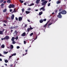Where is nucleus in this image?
I'll use <instances>...</instances> for the list:
<instances>
[{
    "instance_id": "13",
    "label": "nucleus",
    "mask_w": 67,
    "mask_h": 67,
    "mask_svg": "<svg viewBox=\"0 0 67 67\" xmlns=\"http://www.w3.org/2000/svg\"><path fill=\"white\" fill-rule=\"evenodd\" d=\"M13 46L12 45H10V49H13Z\"/></svg>"
},
{
    "instance_id": "44",
    "label": "nucleus",
    "mask_w": 67,
    "mask_h": 67,
    "mask_svg": "<svg viewBox=\"0 0 67 67\" xmlns=\"http://www.w3.org/2000/svg\"><path fill=\"white\" fill-rule=\"evenodd\" d=\"M57 11H58L57 10H56L55 11V13H57Z\"/></svg>"
},
{
    "instance_id": "46",
    "label": "nucleus",
    "mask_w": 67,
    "mask_h": 67,
    "mask_svg": "<svg viewBox=\"0 0 67 67\" xmlns=\"http://www.w3.org/2000/svg\"><path fill=\"white\" fill-rule=\"evenodd\" d=\"M41 0V2H44V1H45V0Z\"/></svg>"
},
{
    "instance_id": "47",
    "label": "nucleus",
    "mask_w": 67,
    "mask_h": 67,
    "mask_svg": "<svg viewBox=\"0 0 67 67\" xmlns=\"http://www.w3.org/2000/svg\"><path fill=\"white\" fill-rule=\"evenodd\" d=\"M62 10V9H60L59 10V11H61Z\"/></svg>"
},
{
    "instance_id": "63",
    "label": "nucleus",
    "mask_w": 67,
    "mask_h": 67,
    "mask_svg": "<svg viewBox=\"0 0 67 67\" xmlns=\"http://www.w3.org/2000/svg\"><path fill=\"white\" fill-rule=\"evenodd\" d=\"M0 56H2V54L1 53L0 54Z\"/></svg>"
},
{
    "instance_id": "4",
    "label": "nucleus",
    "mask_w": 67,
    "mask_h": 67,
    "mask_svg": "<svg viewBox=\"0 0 67 67\" xmlns=\"http://www.w3.org/2000/svg\"><path fill=\"white\" fill-rule=\"evenodd\" d=\"M47 3V1H45L41 3L42 5H46V4Z\"/></svg>"
},
{
    "instance_id": "8",
    "label": "nucleus",
    "mask_w": 67,
    "mask_h": 67,
    "mask_svg": "<svg viewBox=\"0 0 67 67\" xmlns=\"http://www.w3.org/2000/svg\"><path fill=\"white\" fill-rule=\"evenodd\" d=\"M22 20V18L21 17H19L18 18V21H20Z\"/></svg>"
},
{
    "instance_id": "33",
    "label": "nucleus",
    "mask_w": 67,
    "mask_h": 67,
    "mask_svg": "<svg viewBox=\"0 0 67 67\" xmlns=\"http://www.w3.org/2000/svg\"><path fill=\"white\" fill-rule=\"evenodd\" d=\"M17 28H18L17 26H15L14 27V29H17Z\"/></svg>"
},
{
    "instance_id": "28",
    "label": "nucleus",
    "mask_w": 67,
    "mask_h": 67,
    "mask_svg": "<svg viewBox=\"0 0 67 67\" xmlns=\"http://www.w3.org/2000/svg\"><path fill=\"white\" fill-rule=\"evenodd\" d=\"M33 33H32L30 35V36H32V35H33Z\"/></svg>"
},
{
    "instance_id": "29",
    "label": "nucleus",
    "mask_w": 67,
    "mask_h": 67,
    "mask_svg": "<svg viewBox=\"0 0 67 67\" xmlns=\"http://www.w3.org/2000/svg\"><path fill=\"white\" fill-rule=\"evenodd\" d=\"M14 33L16 34V35L17 34V33H17V32L16 31V30H15L14 32Z\"/></svg>"
},
{
    "instance_id": "21",
    "label": "nucleus",
    "mask_w": 67,
    "mask_h": 67,
    "mask_svg": "<svg viewBox=\"0 0 67 67\" xmlns=\"http://www.w3.org/2000/svg\"><path fill=\"white\" fill-rule=\"evenodd\" d=\"M19 1L21 3H22L24 2V1H22L21 0H19Z\"/></svg>"
},
{
    "instance_id": "43",
    "label": "nucleus",
    "mask_w": 67,
    "mask_h": 67,
    "mask_svg": "<svg viewBox=\"0 0 67 67\" xmlns=\"http://www.w3.org/2000/svg\"><path fill=\"white\" fill-rule=\"evenodd\" d=\"M15 19H16V20H17V21H18V18H17V17L15 18Z\"/></svg>"
},
{
    "instance_id": "1",
    "label": "nucleus",
    "mask_w": 67,
    "mask_h": 67,
    "mask_svg": "<svg viewBox=\"0 0 67 67\" xmlns=\"http://www.w3.org/2000/svg\"><path fill=\"white\" fill-rule=\"evenodd\" d=\"M15 7V5L13 4H10L9 5V6H8V8L10 9V8H14Z\"/></svg>"
},
{
    "instance_id": "7",
    "label": "nucleus",
    "mask_w": 67,
    "mask_h": 67,
    "mask_svg": "<svg viewBox=\"0 0 67 67\" xmlns=\"http://www.w3.org/2000/svg\"><path fill=\"white\" fill-rule=\"evenodd\" d=\"M9 36H6L4 38V39L5 40H8L9 38Z\"/></svg>"
},
{
    "instance_id": "27",
    "label": "nucleus",
    "mask_w": 67,
    "mask_h": 67,
    "mask_svg": "<svg viewBox=\"0 0 67 67\" xmlns=\"http://www.w3.org/2000/svg\"><path fill=\"white\" fill-rule=\"evenodd\" d=\"M5 62L6 63H7L8 62V61L7 60H5Z\"/></svg>"
},
{
    "instance_id": "62",
    "label": "nucleus",
    "mask_w": 67,
    "mask_h": 67,
    "mask_svg": "<svg viewBox=\"0 0 67 67\" xmlns=\"http://www.w3.org/2000/svg\"><path fill=\"white\" fill-rule=\"evenodd\" d=\"M1 8H3V6H1Z\"/></svg>"
},
{
    "instance_id": "34",
    "label": "nucleus",
    "mask_w": 67,
    "mask_h": 67,
    "mask_svg": "<svg viewBox=\"0 0 67 67\" xmlns=\"http://www.w3.org/2000/svg\"><path fill=\"white\" fill-rule=\"evenodd\" d=\"M28 10L30 11L31 10V9L30 8H28V9H27Z\"/></svg>"
},
{
    "instance_id": "26",
    "label": "nucleus",
    "mask_w": 67,
    "mask_h": 67,
    "mask_svg": "<svg viewBox=\"0 0 67 67\" xmlns=\"http://www.w3.org/2000/svg\"><path fill=\"white\" fill-rule=\"evenodd\" d=\"M47 23H46V24L45 25H44L43 27H46V26H47Z\"/></svg>"
},
{
    "instance_id": "25",
    "label": "nucleus",
    "mask_w": 67,
    "mask_h": 67,
    "mask_svg": "<svg viewBox=\"0 0 67 67\" xmlns=\"http://www.w3.org/2000/svg\"><path fill=\"white\" fill-rule=\"evenodd\" d=\"M16 53H14L12 54V56H15L16 55Z\"/></svg>"
},
{
    "instance_id": "52",
    "label": "nucleus",
    "mask_w": 67,
    "mask_h": 67,
    "mask_svg": "<svg viewBox=\"0 0 67 67\" xmlns=\"http://www.w3.org/2000/svg\"><path fill=\"white\" fill-rule=\"evenodd\" d=\"M27 21L29 22H30V20H29V19L27 20Z\"/></svg>"
},
{
    "instance_id": "10",
    "label": "nucleus",
    "mask_w": 67,
    "mask_h": 67,
    "mask_svg": "<svg viewBox=\"0 0 67 67\" xmlns=\"http://www.w3.org/2000/svg\"><path fill=\"white\" fill-rule=\"evenodd\" d=\"M14 15L13 14L11 17V19L12 20H13L14 19Z\"/></svg>"
},
{
    "instance_id": "41",
    "label": "nucleus",
    "mask_w": 67,
    "mask_h": 67,
    "mask_svg": "<svg viewBox=\"0 0 67 67\" xmlns=\"http://www.w3.org/2000/svg\"><path fill=\"white\" fill-rule=\"evenodd\" d=\"M26 54H27V52H26V53H25L24 54H23V56H24V55H26Z\"/></svg>"
},
{
    "instance_id": "42",
    "label": "nucleus",
    "mask_w": 67,
    "mask_h": 67,
    "mask_svg": "<svg viewBox=\"0 0 67 67\" xmlns=\"http://www.w3.org/2000/svg\"><path fill=\"white\" fill-rule=\"evenodd\" d=\"M26 41H24V44H26Z\"/></svg>"
},
{
    "instance_id": "2",
    "label": "nucleus",
    "mask_w": 67,
    "mask_h": 67,
    "mask_svg": "<svg viewBox=\"0 0 67 67\" xmlns=\"http://www.w3.org/2000/svg\"><path fill=\"white\" fill-rule=\"evenodd\" d=\"M61 14H66L67 13V12L65 10H63L62 12H60Z\"/></svg>"
},
{
    "instance_id": "61",
    "label": "nucleus",
    "mask_w": 67,
    "mask_h": 67,
    "mask_svg": "<svg viewBox=\"0 0 67 67\" xmlns=\"http://www.w3.org/2000/svg\"><path fill=\"white\" fill-rule=\"evenodd\" d=\"M26 26H27V25H25V27H26Z\"/></svg>"
},
{
    "instance_id": "20",
    "label": "nucleus",
    "mask_w": 67,
    "mask_h": 67,
    "mask_svg": "<svg viewBox=\"0 0 67 67\" xmlns=\"http://www.w3.org/2000/svg\"><path fill=\"white\" fill-rule=\"evenodd\" d=\"M43 14V12H40L39 13V15H41Z\"/></svg>"
},
{
    "instance_id": "40",
    "label": "nucleus",
    "mask_w": 67,
    "mask_h": 67,
    "mask_svg": "<svg viewBox=\"0 0 67 67\" xmlns=\"http://www.w3.org/2000/svg\"><path fill=\"white\" fill-rule=\"evenodd\" d=\"M14 12H16V10H15V9H14Z\"/></svg>"
},
{
    "instance_id": "6",
    "label": "nucleus",
    "mask_w": 67,
    "mask_h": 67,
    "mask_svg": "<svg viewBox=\"0 0 67 67\" xmlns=\"http://www.w3.org/2000/svg\"><path fill=\"white\" fill-rule=\"evenodd\" d=\"M33 28H32L31 27H30V28H28L27 29V32H29L30 30H33Z\"/></svg>"
},
{
    "instance_id": "45",
    "label": "nucleus",
    "mask_w": 67,
    "mask_h": 67,
    "mask_svg": "<svg viewBox=\"0 0 67 67\" xmlns=\"http://www.w3.org/2000/svg\"><path fill=\"white\" fill-rule=\"evenodd\" d=\"M4 4H2L1 5V6H3Z\"/></svg>"
},
{
    "instance_id": "24",
    "label": "nucleus",
    "mask_w": 67,
    "mask_h": 67,
    "mask_svg": "<svg viewBox=\"0 0 67 67\" xmlns=\"http://www.w3.org/2000/svg\"><path fill=\"white\" fill-rule=\"evenodd\" d=\"M3 22L7 24V20H4L3 21Z\"/></svg>"
},
{
    "instance_id": "56",
    "label": "nucleus",
    "mask_w": 67,
    "mask_h": 67,
    "mask_svg": "<svg viewBox=\"0 0 67 67\" xmlns=\"http://www.w3.org/2000/svg\"><path fill=\"white\" fill-rule=\"evenodd\" d=\"M6 18L7 19H9V17H7V16H6Z\"/></svg>"
},
{
    "instance_id": "55",
    "label": "nucleus",
    "mask_w": 67,
    "mask_h": 67,
    "mask_svg": "<svg viewBox=\"0 0 67 67\" xmlns=\"http://www.w3.org/2000/svg\"><path fill=\"white\" fill-rule=\"evenodd\" d=\"M4 3H6V1H5L3 2Z\"/></svg>"
},
{
    "instance_id": "35",
    "label": "nucleus",
    "mask_w": 67,
    "mask_h": 67,
    "mask_svg": "<svg viewBox=\"0 0 67 67\" xmlns=\"http://www.w3.org/2000/svg\"><path fill=\"white\" fill-rule=\"evenodd\" d=\"M52 23H50L48 24V26H49V25H52Z\"/></svg>"
},
{
    "instance_id": "19",
    "label": "nucleus",
    "mask_w": 67,
    "mask_h": 67,
    "mask_svg": "<svg viewBox=\"0 0 67 67\" xmlns=\"http://www.w3.org/2000/svg\"><path fill=\"white\" fill-rule=\"evenodd\" d=\"M14 39H15V38H14V37H12V41H14Z\"/></svg>"
},
{
    "instance_id": "38",
    "label": "nucleus",
    "mask_w": 67,
    "mask_h": 67,
    "mask_svg": "<svg viewBox=\"0 0 67 67\" xmlns=\"http://www.w3.org/2000/svg\"><path fill=\"white\" fill-rule=\"evenodd\" d=\"M8 53V52H4V54H7Z\"/></svg>"
},
{
    "instance_id": "64",
    "label": "nucleus",
    "mask_w": 67,
    "mask_h": 67,
    "mask_svg": "<svg viewBox=\"0 0 67 67\" xmlns=\"http://www.w3.org/2000/svg\"><path fill=\"white\" fill-rule=\"evenodd\" d=\"M0 61H2V59L0 58Z\"/></svg>"
},
{
    "instance_id": "30",
    "label": "nucleus",
    "mask_w": 67,
    "mask_h": 67,
    "mask_svg": "<svg viewBox=\"0 0 67 67\" xmlns=\"http://www.w3.org/2000/svg\"><path fill=\"white\" fill-rule=\"evenodd\" d=\"M12 42H12L13 44H14L15 43V42L14 41H13Z\"/></svg>"
},
{
    "instance_id": "17",
    "label": "nucleus",
    "mask_w": 67,
    "mask_h": 67,
    "mask_svg": "<svg viewBox=\"0 0 67 67\" xmlns=\"http://www.w3.org/2000/svg\"><path fill=\"white\" fill-rule=\"evenodd\" d=\"M34 4L33 3H31L30 4V5H28L29 6H32V5H34Z\"/></svg>"
},
{
    "instance_id": "57",
    "label": "nucleus",
    "mask_w": 67,
    "mask_h": 67,
    "mask_svg": "<svg viewBox=\"0 0 67 67\" xmlns=\"http://www.w3.org/2000/svg\"><path fill=\"white\" fill-rule=\"evenodd\" d=\"M38 11V9H35L36 11Z\"/></svg>"
},
{
    "instance_id": "15",
    "label": "nucleus",
    "mask_w": 67,
    "mask_h": 67,
    "mask_svg": "<svg viewBox=\"0 0 67 67\" xmlns=\"http://www.w3.org/2000/svg\"><path fill=\"white\" fill-rule=\"evenodd\" d=\"M0 34L1 35H3V34L2 31H0Z\"/></svg>"
},
{
    "instance_id": "58",
    "label": "nucleus",
    "mask_w": 67,
    "mask_h": 67,
    "mask_svg": "<svg viewBox=\"0 0 67 67\" xmlns=\"http://www.w3.org/2000/svg\"><path fill=\"white\" fill-rule=\"evenodd\" d=\"M4 38H2V39H1V40H5V39H4Z\"/></svg>"
},
{
    "instance_id": "11",
    "label": "nucleus",
    "mask_w": 67,
    "mask_h": 67,
    "mask_svg": "<svg viewBox=\"0 0 67 67\" xmlns=\"http://www.w3.org/2000/svg\"><path fill=\"white\" fill-rule=\"evenodd\" d=\"M40 1V0H36V2L37 4H38V3H39Z\"/></svg>"
},
{
    "instance_id": "49",
    "label": "nucleus",
    "mask_w": 67,
    "mask_h": 67,
    "mask_svg": "<svg viewBox=\"0 0 67 67\" xmlns=\"http://www.w3.org/2000/svg\"><path fill=\"white\" fill-rule=\"evenodd\" d=\"M3 26H6V25H5V24H3Z\"/></svg>"
},
{
    "instance_id": "22",
    "label": "nucleus",
    "mask_w": 67,
    "mask_h": 67,
    "mask_svg": "<svg viewBox=\"0 0 67 67\" xmlns=\"http://www.w3.org/2000/svg\"><path fill=\"white\" fill-rule=\"evenodd\" d=\"M7 11V9H4V10H3V12H5Z\"/></svg>"
},
{
    "instance_id": "3",
    "label": "nucleus",
    "mask_w": 67,
    "mask_h": 67,
    "mask_svg": "<svg viewBox=\"0 0 67 67\" xmlns=\"http://www.w3.org/2000/svg\"><path fill=\"white\" fill-rule=\"evenodd\" d=\"M61 13L60 12L59 13L58 15L57 16V17H58L59 18H60V19H61L62 18V15H61Z\"/></svg>"
},
{
    "instance_id": "54",
    "label": "nucleus",
    "mask_w": 67,
    "mask_h": 67,
    "mask_svg": "<svg viewBox=\"0 0 67 67\" xmlns=\"http://www.w3.org/2000/svg\"><path fill=\"white\" fill-rule=\"evenodd\" d=\"M1 2H3V0H1Z\"/></svg>"
},
{
    "instance_id": "51",
    "label": "nucleus",
    "mask_w": 67,
    "mask_h": 67,
    "mask_svg": "<svg viewBox=\"0 0 67 67\" xmlns=\"http://www.w3.org/2000/svg\"><path fill=\"white\" fill-rule=\"evenodd\" d=\"M13 32V30H11V33H12Z\"/></svg>"
},
{
    "instance_id": "39",
    "label": "nucleus",
    "mask_w": 67,
    "mask_h": 67,
    "mask_svg": "<svg viewBox=\"0 0 67 67\" xmlns=\"http://www.w3.org/2000/svg\"><path fill=\"white\" fill-rule=\"evenodd\" d=\"M51 3H49V4L48 5V7H49V6H50L51 5Z\"/></svg>"
},
{
    "instance_id": "36",
    "label": "nucleus",
    "mask_w": 67,
    "mask_h": 67,
    "mask_svg": "<svg viewBox=\"0 0 67 67\" xmlns=\"http://www.w3.org/2000/svg\"><path fill=\"white\" fill-rule=\"evenodd\" d=\"M20 47L19 46H17L16 47V48H17V49H19V48H20Z\"/></svg>"
},
{
    "instance_id": "18",
    "label": "nucleus",
    "mask_w": 67,
    "mask_h": 67,
    "mask_svg": "<svg viewBox=\"0 0 67 67\" xmlns=\"http://www.w3.org/2000/svg\"><path fill=\"white\" fill-rule=\"evenodd\" d=\"M1 47H2V48H4V44L2 45L1 46Z\"/></svg>"
},
{
    "instance_id": "23",
    "label": "nucleus",
    "mask_w": 67,
    "mask_h": 67,
    "mask_svg": "<svg viewBox=\"0 0 67 67\" xmlns=\"http://www.w3.org/2000/svg\"><path fill=\"white\" fill-rule=\"evenodd\" d=\"M40 23H42L43 22V20H41L40 21Z\"/></svg>"
},
{
    "instance_id": "53",
    "label": "nucleus",
    "mask_w": 67,
    "mask_h": 67,
    "mask_svg": "<svg viewBox=\"0 0 67 67\" xmlns=\"http://www.w3.org/2000/svg\"><path fill=\"white\" fill-rule=\"evenodd\" d=\"M12 56V55H11L9 57V58H11V57Z\"/></svg>"
},
{
    "instance_id": "50",
    "label": "nucleus",
    "mask_w": 67,
    "mask_h": 67,
    "mask_svg": "<svg viewBox=\"0 0 67 67\" xmlns=\"http://www.w3.org/2000/svg\"><path fill=\"white\" fill-rule=\"evenodd\" d=\"M10 12H12V9H10Z\"/></svg>"
},
{
    "instance_id": "12",
    "label": "nucleus",
    "mask_w": 67,
    "mask_h": 67,
    "mask_svg": "<svg viewBox=\"0 0 67 67\" xmlns=\"http://www.w3.org/2000/svg\"><path fill=\"white\" fill-rule=\"evenodd\" d=\"M7 2L8 3H11V0H8L7 1Z\"/></svg>"
},
{
    "instance_id": "9",
    "label": "nucleus",
    "mask_w": 67,
    "mask_h": 67,
    "mask_svg": "<svg viewBox=\"0 0 67 67\" xmlns=\"http://www.w3.org/2000/svg\"><path fill=\"white\" fill-rule=\"evenodd\" d=\"M26 35V34L25 32H24L21 35V36H25Z\"/></svg>"
},
{
    "instance_id": "37",
    "label": "nucleus",
    "mask_w": 67,
    "mask_h": 67,
    "mask_svg": "<svg viewBox=\"0 0 67 67\" xmlns=\"http://www.w3.org/2000/svg\"><path fill=\"white\" fill-rule=\"evenodd\" d=\"M47 20V19H44L43 20V21H46Z\"/></svg>"
},
{
    "instance_id": "5",
    "label": "nucleus",
    "mask_w": 67,
    "mask_h": 67,
    "mask_svg": "<svg viewBox=\"0 0 67 67\" xmlns=\"http://www.w3.org/2000/svg\"><path fill=\"white\" fill-rule=\"evenodd\" d=\"M45 7V6H43V7H42L41 8H40V11H41L42 10V11H45V8H44Z\"/></svg>"
},
{
    "instance_id": "14",
    "label": "nucleus",
    "mask_w": 67,
    "mask_h": 67,
    "mask_svg": "<svg viewBox=\"0 0 67 67\" xmlns=\"http://www.w3.org/2000/svg\"><path fill=\"white\" fill-rule=\"evenodd\" d=\"M60 3V2L59 0L58 1L56 2V3L57 4H59V3Z\"/></svg>"
},
{
    "instance_id": "31",
    "label": "nucleus",
    "mask_w": 67,
    "mask_h": 67,
    "mask_svg": "<svg viewBox=\"0 0 67 67\" xmlns=\"http://www.w3.org/2000/svg\"><path fill=\"white\" fill-rule=\"evenodd\" d=\"M15 39H16V40H17L18 39V36H16V38H15Z\"/></svg>"
},
{
    "instance_id": "32",
    "label": "nucleus",
    "mask_w": 67,
    "mask_h": 67,
    "mask_svg": "<svg viewBox=\"0 0 67 67\" xmlns=\"http://www.w3.org/2000/svg\"><path fill=\"white\" fill-rule=\"evenodd\" d=\"M24 8H23V9H22V12H24Z\"/></svg>"
},
{
    "instance_id": "59",
    "label": "nucleus",
    "mask_w": 67,
    "mask_h": 67,
    "mask_svg": "<svg viewBox=\"0 0 67 67\" xmlns=\"http://www.w3.org/2000/svg\"><path fill=\"white\" fill-rule=\"evenodd\" d=\"M26 3H24V5H26Z\"/></svg>"
},
{
    "instance_id": "16",
    "label": "nucleus",
    "mask_w": 67,
    "mask_h": 67,
    "mask_svg": "<svg viewBox=\"0 0 67 67\" xmlns=\"http://www.w3.org/2000/svg\"><path fill=\"white\" fill-rule=\"evenodd\" d=\"M30 12H29V11H26V14H29L30 13Z\"/></svg>"
},
{
    "instance_id": "48",
    "label": "nucleus",
    "mask_w": 67,
    "mask_h": 67,
    "mask_svg": "<svg viewBox=\"0 0 67 67\" xmlns=\"http://www.w3.org/2000/svg\"><path fill=\"white\" fill-rule=\"evenodd\" d=\"M49 22H50V21H47V23H46L47 24H48V23H49Z\"/></svg>"
},
{
    "instance_id": "60",
    "label": "nucleus",
    "mask_w": 67,
    "mask_h": 67,
    "mask_svg": "<svg viewBox=\"0 0 67 67\" xmlns=\"http://www.w3.org/2000/svg\"><path fill=\"white\" fill-rule=\"evenodd\" d=\"M37 36H36V38H35V40H36V39H37Z\"/></svg>"
}]
</instances>
